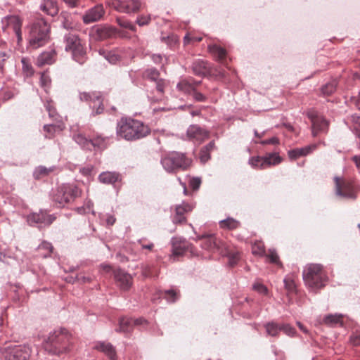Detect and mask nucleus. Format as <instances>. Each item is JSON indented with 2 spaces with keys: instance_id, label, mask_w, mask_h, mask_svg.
I'll return each instance as SVG.
<instances>
[{
  "instance_id": "obj_1",
  "label": "nucleus",
  "mask_w": 360,
  "mask_h": 360,
  "mask_svg": "<svg viewBox=\"0 0 360 360\" xmlns=\"http://www.w3.org/2000/svg\"><path fill=\"white\" fill-rule=\"evenodd\" d=\"M149 127L142 122L131 118H122L117 126V134L127 141L146 137L150 134Z\"/></svg>"
},
{
  "instance_id": "obj_2",
  "label": "nucleus",
  "mask_w": 360,
  "mask_h": 360,
  "mask_svg": "<svg viewBox=\"0 0 360 360\" xmlns=\"http://www.w3.org/2000/svg\"><path fill=\"white\" fill-rule=\"evenodd\" d=\"M71 334L65 329H59L51 333L44 342V349L50 354L60 355L70 351Z\"/></svg>"
},
{
  "instance_id": "obj_3",
  "label": "nucleus",
  "mask_w": 360,
  "mask_h": 360,
  "mask_svg": "<svg viewBox=\"0 0 360 360\" xmlns=\"http://www.w3.org/2000/svg\"><path fill=\"white\" fill-rule=\"evenodd\" d=\"M303 278L311 290H316L325 286L328 277L321 264H309L304 269Z\"/></svg>"
},
{
  "instance_id": "obj_4",
  "label": "nucleus",
  "mask_w": 360,
  "mask_h": 360,
  "mask_svg": "<svg viewBox=\"0 0 360 360\" xmlns=\"http://www.w3.org/2000/svg\"><path fill=\"white\" fill-rule=\"evenodd\" d=\"M50 26L43 19L35 20L31 25L28 40L30 47L37 49L44 46L49 40Z\"/></svg>"
},
{
  "instance_id": "obj_5",
  "label": "nucleus",
  "mask_w": 360,
  "mask_h": 360,
  "mask_svg": "<svg viewBox=\"0 0 360 360\" xmlns=\"http://www.w3.org/2000/svg\"><path fill=\"white\" fill-rule=\"evenodd\" d=\"M161 164L167 172L175 173L179 170L185 171L189 169L192 164V160L185 153L173 151L162 158Z\"/></svg>"
},
{
  "instance_id": "obj_6",
  "label": "nucleus",
  "mask_w": 360,
  "mask_h": 360,
  "mask_svg": "<svg viewBox=\"0 0 360 360\" xmlns=\"http://www.w3.org/2000/svg\"><path fill=\"white\" fill-rule=\"evenodd\" d=\"M81 190L73 184H63L60 186L53 195V200L60 205L72 202L80 196Z\"/></svg>"
},
{
  "instance_id": "obj_7",
  "label": "nucleus",
  "mask_w": 360,
  "mask_h": 360,
  "mask_svg": "<svg viewBox=\"0 0 360 360\" xmlns=\"http://www.w3.org/2000/svg\"><path fill=\"white\" fill-rule=\"evenodd\" d=\"M65 50L72 52L75 60L83 64L86 60V51L77 35L69 33L65 37Z\"/></svg>"
},
{
  "instance_id": "obj_8",
  "label": "nucleus",
  "mask_w": 360,
  "mask_h": 360,
  "mask_svg": "<svg viewBox=\"0 0 360 360\" xmlns=\"http://www.w3.org/2000/svg\"><path fill=\"white\" fill-rule=\"evenodd\" d=\"M22 20L17 15H10L2 20V29L8 34H13L17 38L18 44L22 40L21 27Z\"/></svg>"
},
{
  "instance_id": "obj_9",
  "label": "nucleus",
  "mask_w": 360,
  "mask_h": 360,
  "mask_svg": "<svg viewBox=\"0 0 360 360\" xmlns=\"http://www.w3.org/2000/svg\"><path fill=\"white\" fill-rule=\"evenodd\" d=\"M198 240L200 242V246L209 251L219 252H224V246L225 242L217 238L214 235H203L198 237Z\"/></svg>"
},
{
  "instance_id": "obj_10",
  "label": "nucleus",
  "mask_w": 360,
  "mask_h": 360,
  "mask_svg": "<svg viewBox=\"0 0 360 360\" xmlns=\"http://www.w3.org/2000/svg\"><path fill=\"white\" fill-rule=\"evenodd\" d=\"M335 181L338 195L347 198H356V188L352 181L335 177Z\"/></svg>"
},
{
  "instance_id": "obj_11",
  "label": "nucleus",
  "mask_w": 360,
  "mask_h": 360,
  "mask_svg": "<svg viewBox=\"0 0 360 360\" xmlns=\"http://www.w3.org/2000/svg\"><path fill=\"white\" fill-rule=\"evenodd\" d=\"M281 158L276 153H270L265 157H253L250 160V164L255 168L264 169L271 165L281 162Z\"/></svg>"
},
{
  "instance_id": "obj_12",
  "label": "nucleus",
  "mask_w": 360,
  "mask_h": 360,
  "mask_svg": "<svg viewBox=\"0 0 360 360\" xmlns=\"http://www.w3.org/2000/svg\"><path fill=\"white\" fill-rule=\"evenodd\" d=\"M307 115L311 122V131L314 136L327 130L328 122L322 116L314 111H309Z\"/></svg>"
},
{
  "instance_id": "obj_13",
  "label": "nucleus",
  "mask_w": 360,
  "mask_h": 360,
  "mask_svg": "<svg viewBox=\"0 0 360 360\" xmlns=\"http://www.w3.org/2000/svg\"><path fill=\"white\" fill-rule=\"evenodd\" d=\"M32 350L27 345H15L11 348L6 355L7 360H29Z\"/></svg>"
},
{
  "instance_id": "obj_14",
  "label": "nucleus",
  "mask_w": 360,
  "mask_h": 360,
  "mask_svg": "<svg viewBox=\"0 0 360 360\" xmlns=\"http://www.w3.org/2000/svg\"><path fill=\"white\" fill-rule=\"evenodd\" d=\"M80 100L82 101L93 103L94 108L97 107L96 114H100L103 110V100L101 92H81L79 94Z\"/></svg>"
},
{
  "instance_id": "obj_15",
  "label": "nucleus",
  "mask_w": 360,
  "mask_h": 360,
  "mask_svg": "<svg viewBox=\"0 0 360 360\" xmlns=\"http://www.w3.org/2000/svg\"><path fill=\"white\" fill-rule=\"evenodd\" d=\"M133 6L130 7L127 4V0H112L111 6L116 11L122 13H137L141 7V2L139 0H132Z\"/></svg>"
},
{
  "instance_id": "obj_16",
  "label": "nucleus",
  "mask_w": 360,
  "mask_h": 360,
  "mask_svg": "<svg viewBox=\"0 0 360 360\" xmlns=\"http://www.w3.org/2000/svg\"><path fill=\"white\" fill-rule=\"evenodd\" d=\"M187 136L193 141L201 143L209 137V132L198 125H191L187 130Z\"/></svg>"
},
{
  "instance_id": "obj_17",
  "label": "nucleus",
  "mask_w": 360,
  "mask_h": 360,
  "mask_svg": "<svg viewBox=\"0 0 360 360\" xmlns=\"http://www.w3.org/2000/svg\"><path fill=\"white\" fill-rule=\"evenodd\" d=\"M193 210V205L183 202L181 205H176L175 207V213L173 217V222L176 224H182L186 222V218L184 216L185 214L191 212Z\"/></svg>"
},
{
  "instance_id": "obj_18",
  "label": "nucleus",
  "mask_w": 360,
  "mask_h": 360,
  "mask_svg": "<svg viewBox=\"0 0 360 360\" xmlns=\"http://www.w3.org/2000/svg\"><path fill=\"white\" fill-rule=\"evenodd\" d=\"M104 15V9L102 5H96L88 10L83 15V21L85 24H89L99 20Z\"/></svg>"
},
{
  "instance_id": "obj_19",
  "label": "nucleus",
  "mask_w": 360,
  "mask_h": 360,
  "mask_svg": "<svg viewBox=\"0 0 360 360\" xmlns=\"http://www.w3.org/2000/svg\"><path fill=\"white\" fill-rule=\"evenodd\" d=\"M114 278L122 290H127L132 284L131 275L121 269L114 271Z\"/></svg>"
},
{
  "instance_id": "obj_20",
  "label": "nucleus",
  "mask_w": 360,
  "mask_h": 360,
  "mask_svg": "<svg viewBox=\"0 0 360 360\" xmlns=\"http://www.w3.org/2000/svg\"><path fill=\"white\" fill-rule=\"evenodd\" d=\"M53 220L51 216L48 215L44 212L39 213H32L27 216V222L30 225H35L37 224H51Z\"/></svg>"
},
{
  "instance_id": "obj_21",
  "label": "nucleus",
  "mask_w": 360,
  "mask_h": 360,
  "mask_svg": "<svg viewBox=\"0 0 360 360\" xmlns=\"http://www.w3.org/2000/svg\"><path fill=\"white\" fill-rule=\"evenodd\" d=\"M147 323V321L143 319H132L129 318H122L120 320L119 331L124 333H129L131 331L134 326Z\"/></svg>"
},
{
  "instance_id": "obj_22",
  "label": "nucleus",
  "mask_w": 360,
  "mask_h": 360,
  "mask_svg": "<svg viewBox=\"0 0 360 360\" xmlns=\"http://www.w3.org/2000/svg\"><path fill=\"white\" fill-rule=\"evenodd\" d=\"M316 148V144H312L309 146H304L303 148H296L292 150H290L288 152V155L289 158L291 160H295L300 157H304L310 153H311Z\"/></svg>"
},
{
  "instance_id": "obj_23",
  "label": "nucleus",
  "mask_w": 360,
  "mask_h": 360,
  "mask_svg": "<svg viewBox=\"0 0 360 360\" xmlns=\"http://www.w3.org/2000/svg\"><path fill=\"white\" fill-rule=\"evenodd\" d=\"M94 349L106 354L110 360H116V352L113 346L108 342H98L94 346Z\"/></svg>"
},
{
  "instance_id": "obj_24",
  "label": "nucleus",
  "mask_w": 360,
  "mask_h": 360,
  "mask_svg": "<svg viewBox=\"0 0 360 360\" xmlns=\"http://www.w3.org/2000/svg\"><path fill=\"white\" fill-rule=\"evenodd\" d=\"M224 252H221L220 255L226 256L229 259V264L230 266H233L239 261L240 256L238 251L233 250L231 247L225 243L224 246Z\"/></svg>"
},
{
  "instance_id": "obj_25",
  "label": "nucleus",
  "mask_w": 360,
  "mask_h": 360,
  "mask_svg": "<svg viewBox=\"0 0 360 360\" xmlns=\"http://www.w3.org/2000/svg\"><path fill=\"white\" fill-rule=\"evenodd\" d=\"M40 9L51 16L56 15L58 12L56 0H41Z\"/></svg>"
},
{
  "instance_id": "obj_26",
  "label": "nucleus",
  "mask_w": 360,
  "mask_h": 360,
  "mask_svg": "<svg viewBox=\"0 0 360 360\" xmlns=\"http://www.w3.org/2000/svg\"><path fill=\"white\" fill-rule=\"evenodd\" d=\"M56 53L54 50H49L40 54L37 58L38 66L51 65L56 60Z\"/></svg>"
},
{
  "instance_id": "obj_27",
  "label": "nucleus",
  "mask_w": 360,
  "mask_h": 360,
  "mask_svg": "<svg viewBox=\"0 0 360 360\" xmlns=\"http://www.w3.org/2000/svg\"><path fill=\"white\" fill-rule=\"evenodd\" d=\"M189 245L186 242H175L172 243V254L170 259L175 262L176 257L182 256L186 251L188 249Z\"/></svg>"
},
{
  "instance_id": "obj_28",
  "label": "nucleus",
  "mask_w": 360,
  "mask_h": 360,
  "mask_svg": "<svg viewBox=\"0 0 360 360\" xmlns=\"http://www.w3.org/2000/svg\"><path fill=\"white\" fill-rule=\"evenodd\" d=\"M98 179L103 184H114L121 181V176L115 172H104L99 175Z\"/></svg>"
},
{
  "instance_id": "obj_29",
  "label": "nucleus",
  "mask_w": 360,
  "mask_h": 360,
  "mask_svg": "<svg viewBox=\"0 0 360 360\" xmlns=\"http://www.w3.org/2000/svg\"><path fill=\"white\" fill-rule=\"evenodd\" d=\"M210 53L217 58L220 63H224L226 57V51L217 44L210 45L208 46Z\"/></svg>"
},
{
  "instance_id": "obj_30",
  "label": "nucleus",
  "mask_w": 360,
  "mask_h": 360,
  "mask_svg": "<svg viewBox=\"0 0 360 360\" xmlns=\"http://www.w3.org/2000/svg\"><path fill=\"white\" fill-rule=\"evenodd\" d=\"M343 316L341 314H329L323 319V323L329 326H338L343 325Z\"/></svg>"
},
{
  "instance_id": "obj_31",
  "label": "nucleus",
  "mask_w": 360,
  "mask_h": 360,
  "mask_svg": "<svg viewBox=\"0 0 360 360\" xmlns=\"http://www.w3.org/2000/svg\"><path fill=\"white\" fill-rule=\"evenodd\" d=\"M64 129L63 124H45L44 126V131L45 132V137L47 139H52L55 136L57 131H61Z\"/></svg>"
},
{
  "instance_id": "obj_32",
  "label": "nucleus",
  "mask_w": 360,
  "mask_h": 360,
  "mask_svg": "<svg viewBox=\"0 0 360 360\" xmlns=\"http://www.w3.org/2000/svg\"><path fill=\"white\" fill-rule=\"evenodd\" d=\"M200 82H193L187 79H184L178 83L177 88L179 90L190 94L195 91V86H198Z\"/></svg>"
},
{
  "instance_id": "obj_33",
  "label": "nucleus",
  "mask_w": 360,
  "mask_h": 360,
  "mask_svg": "<svg viewBox=\"0 0 360 360\" xmlns=\"http://www.w3.org/2000/svg\"><path fill=\"white\" fill-rule=\"evenodd\" d=\"M98 37L101 40L110 38L116 34V30L111 27H103L96 30Z\"/></svg>"
},
{
  "instance_id": "obj_34",
  "label": "nucleus",
  "mask_w": 360,
  "mask_h": 360,
  "mask_svg": "<svg viewBox=\"0 0 360 360\" xmlns=\"http://www.w3.org/2000/svg\"><path fill=\"white\" fill-rule=\"evenodd\" d=\"M214 147V142L212 141L201 148L199 156L201 162L205 163L210 159V152Z\"/></svg>"
},
{
  "instance_id": "obj_35",
  "label": "nucleus",
  "mask_w": 360,
  "mask_h": 360,
  "mask_svg": "<svg viewBox=\"0 0 360 360\" xmlns=\"http://www.w3.org/2000/svg\"><path fill=\"white\" fill-rule=\"evenodd\" d=\"M74 140L79 144L83 148L91 150L92 148L91 139L86 138L81 132H78L73 136Z\"/></svg>"
},
{
  "instance_id": "obj_36",
  "label": "nucleus",
  "mask_w": 360,
  "mask_h": 360,
  "mask_svg": "<svg viewBox=\"0 0 360 360\" xmlns=\"http://www.w3.org/2000/svg\"><path fill=\"white\" fill-rule=\"evenodd\" d=\"M100 53L111 64H116L121 60V55L119 51L113 50L110 51H101Z\"/></svg>"
},
{
  "instance_id": "obj_37",
  "label": "nucleus",
  "mask_w": 360,
  "mask_h": 360,
  "mask_svg": "<svg viewBox=\"0 0 360 360\" xmlns=\"http://www.w3.org/2000/svg\"><path fill=\"white\" fill-rule=\"evenodd\" d=\"M192 70L196 75H204L207 72V63L203 60H196L193 63Z\"/></svg>"
},
{
  "instance_id": "obj_38",
  "label": "nucleus",
  "mask_w": 360,
  "mask_h": 360,
  "mask_svg": "<svg viewBox=\"0 0 360 360\" xmlns=\"http://www.w3.org/2000/svg\"><path fill=\"white\" fill-rule=\"evenodd\" d=\"M240 222L233 218H227L219 221V226L224 229L233 230L240 226Z\"/></svg>"
},
{
  "instance_id": "obj_39",
  "label": "nucleus",
  "mask_w": 360,
  "mask_h": 360,
  "mask_svg": "<svg viewBox=\"0 0 360 360\" xmlns=\"http://www.w3.org/2000/svg\"><path fill=\"white\" fill-rule=\"evenodd\" d=\"M252 253L255 256H264L266 251L264 243L260 240L255 241L252 245Z\"/></svg>"
},
{
  "instance_id": "obj_40",
  "label": "nucleus",
  "mask_w": 360,
  "mask_h": 360,
  "mask_svg": "<svg viewBox=\"0 0 360 360\" xmlns=\"http://www.w3.org/2000/svg\"><path fill=\"white\" fill-rule=\"evenodd\" d=\"M337 84H338L337 81L335 79L326 84L321 89V92L322 95H323L325 96H330L332 94H333L335 91Z\"/></svg>"
},
{
  "instance_id": "obj_41",
  "label": "nucleus",
  "mask_w": 360,
  "mask_h": 360,
  "mask_svg": "<svg viewBox=\"0 0 360 360\" xmlns=\"http://www.w3.org/2000/svg\"><path fill=\"white\" fill-rule=\"evenodd\" d=\"M266 333L272 337H277L281 331V325L274 322H269L265 324Z\"/></svg>"
},
{
  "instance_id": "obj_42",
  "label": "nucleus",
  "mask_w": 360,
  "mask_h": 360,
  "mask_svg": "<svg viewBox=\"0 0 360 360\" xmlns=\"http://www.w3.org/2000/svg\"><path fill=\"white\" fill-rule=\"evenodd\" d=\"M264 256L266 257V258L269 259V261L271 263L275 264L280 267L282 266V263L280 261L279 257L275 250H274V249L268 250L267 253H265Z\"/></svg>"
},
{
  "instance_id": "obj_43",
  "label": "nucleus",
  "mask_w": 360,
  "mask_h": 360,
  "mask_svg": "<svg viewBox=\"0 0 360 360\" xmlns=\"http://www.w3.org/2000/svg\"><path fill=\"white\" fill-rule=\"evenodd\" d=\"M22 72L26 77H30L34 74V70L28 58H22L21 60Z\"/></svg>"
},
{
  "instance_id": "obj_44",
  "label": "nucleus",
  "mask_w": 360,
  "mask_h": 360,
  "mask_svg": "<svg viewBox=\"0 0 360 360\" xmlns=\"http://www.w3.org/2000/svg\"><path fill=\"white\" fill-rule=\"evenodd\" d=\"M38 250H45V252L41 253V255L44 257H46L52 252L53 246L50 243L44 241L39 245Z\"/></svg>"
},
{
  "instance_id": "obj_45",
  "label": "nucleus",
  "mask_w": 360,
  "mask_h": 360,
  "mask_svg": "<svg viewBox=\"0 0 360 360\" xmlns=\"http://www.w3.org/2000/svg\"><path fill=\"white\" fill-rule=\"evenodd\" d=\"M106 138L98 136L91 139L92 148L97 147L98 148H104L106 146Z\"/></svg>"
},
{
  "instance_id": "obj_46",
  "label": "nucleus",
  "mask_w": 360,
  "mask_h": 360,
  "mask_svg": "<svg viewBox=\"0 0 360 360\" xmlns=\"http://www.w3.org/2000/svg\"><path fill=\"white\" fill-rule=\"evenodd\" d=\"M160 73L155 68H150L143 72V77L153 81H157L159 78Z\"/></svg>"
},
{
  "instance_id": "obj_47",
  "label": "nucleus",
  "mask_w": 360,
  "mask_h": 360,
  "mask_svg": "<svg viewBox=\"0 0 360 360\" xmlns=\"http://www.w3.org/2000/svg\"><path fill=\"white\" fill-rule=\"evenodd\" d=\"M202 39V37H198L194 33L189 32L184 37V44H188L190 43L200 42Z\"/></svg>"
},
{
  "instance_id": "obj_48",
  "label": "nucleus",
  "mask_w": 360,
  "mask_h": 360,
  "mask_svg": "<svg viewBox=\"0 0 360 360\" xmlns=\"http://www.w3.org/2000/svg\"><path fill=\"white\" fill-rule=\"evenodd\" d=\"M117 22L119 24V25L122 27L129 29L133 32H135L136 28L134 25H133L130 21L122 18H117Z\"/></svg>"
},
{
  "instance_id": "obj_49",
  "label": "nucleus",
  "mask_w": 360,
  "mask_h": 360,
  "mask_svg": "<svg viewBox=\"0 0 360 360\" xmlns=\"http://www.w3.org/2000/svg\"><path fill=\"white\" fill-rule=\"evenodd\" d=\"M179 297V292L174 290H169L165 292V298L170 302H174Z\"/></svg>"
},
{
  "instance_id": "obj_50",
  "label": "nucleus",
  "mask_w": 360,
  "mask_h": 360,
  "mask_svg": "<svg viewBox=\"0 0 360 360\" xmlns=\"http://www.w3.org/2000/svg\"><path fill=\"white\" fill-rule=\"evenodd\" d=\"M351 120L356 124L355 129L356 134L360 139V113H355L351 115Z\"/></svg>"
},
{
  "instance_id": "obj_51",
  "label": "nucleus",
  "mask_w": 360,
  "mask_h": 360,
  "mask_svg": "<svg viewBox=\"0 0 360 360\" xmlns=\"http://www.w3.org/2000/svg\"><path fill=\"white\" fill-rule=\"evenodd\" d=\"M51 172L50 169L44 167H39L34 172V176L36 179H39L41 176L48 175L49 172Z\"/></svg>"
},
{
  "instance_id": "obj_52",
  "label": "nucleus",
  "mask_w": 360,
  "mask_h": 360,
  "mask_svg": "<svg viewBox=\"0 0 360 360\" xmlns=\"http://www.w3.org/2000/svg\"><path fill=\"white\" fill-rule=\"evenodd\" d=\"M46 110L49 112L50 117L55 118L56 120L57 113L56 109L51 101H47L45 104Z\"/></svg>"
},
{
  "instance_id": "obj_53",
  "label": "nucleus",
  "mask_w": 360,
  "mask_h": 360,
  "mask_svg": "<svg viewBox=\"0 0 360 360\" xmlns=\"http://www.w3.org/2000/svg\"><path fill=\"white\" fill-rule=\"evenodd\" d=\"M281 330L289 336H293L295 333V329L288 324L281 325Z\"/></svg>"
},
{
  "instance_id": "obj_54",
  "label": "nucleus",
  "mask_w": 360,
  "mask_h": 360,
  "mask_svg": "<svg viewBox=\"0 0 360 360\" xmlns=\"http://www.w3.org/2000/svg\"><path fill=\"white\" fill-rule=\"evenodd\" d=\"M284 283H285V288L288 291L292 292L295 290V283L294 280L292 278H291L290 277H286L284 279Z\"/></svg>"
},
{
  "instance_id": "obj_55",
  "label": "nucleus",
  "mask_w": 360,
  "mask_h": 360,
  "mask_svg": "<svg viewBox=\"0 0 360 360\" xmlns=\"http://www.w3.org/2000/svg\"><path fill=\"white\" fill-rule=\"evenodd\" d=\"M40 82L43 87H49L51 84V78L46 73L43 72L41 74Z\"/></svg>"
},
{
  "instance_id": "obj_56",
  "label": "nucleus",
  "mask_w": 360,
  "mask_h": 360,
  "mask_svg": "<svg viewBox=\"0 0 360 360\" xmlns=\"http://www.w3.org/2000/svg\"><path fill=\"white\" fill-rule=\"evenodd\" d=\"M150 22V15H141L137 18L136 23L139 26H143L149 24Z\"/></svg>"
},
{
  "instance_id": "obj_57",
  "label": "nucleus",
  "mask_w": 360,
  "mask_h": 360,
  "mask_svg": "<svg viewBox=\"0 0 360 360\" xmlns=\"http://www.w3.org/2000/svg\"><path fill=\"white\" fill-rule=\"evenodd\" d=\"M8 58L9 56L6 52H0V72H4V64Z\"/></svg>"
},
{
  "instance_id": "obj_58",
  "label": "nucleus",
  "mask_w": 360,
  "mask_h": 360,
  "mask_svg": "<svg viewBox=\"0 0 360 360\" xmlns=\"http://www.w3.org/2000/svg\"><path fill=\"white\" fill-rule=\"evenodd\" d=\"M350 341L354 346H360V331L354 333L351 338Z\"/></svg>"
},
{
  "instance_id": "obj_59",
  "label": "nucleus",
  "mask_w": 360,
  "mask_h": 360,
  "mask_svg": "<svg viewBox=\"0 0 360 360\" xmlns=\"http://www.w3.org/2000/svg\"><path fill=\"white\" fill-rule=\"evenodd\" d=\"M253 288H254V290H255L256 291L259 292L261 294L265 295L267 293L266 287L261 283H255L253 285Z\"/></svg>"
},
{
  "instance_id": "obj_60",
  "label": "nucleus",
  "mask_w": 360,
  "mask_h": 360,
  "mask_svg": "<svg viewBox=\"0 0 360 360\" xmlns=\"http://www.w3.org/2000/svg\"><path fill=\"white\" fill-rule=\"evenodd\" d=\"M201 184V181L198 178H193L190 181V186L193 190H197Z\"/></svg>"
},
{
  "instance_id": "obj_61",
  "label": "nucleus",
  "mask_w": 360,
  "mask_h": 360,
  "mask_svg": "<svg viewBox=\"0 0 360 360\" xmlns=\"http://www.w3.org/2000/svg\"><path fill=\"white\" fill-rule=\"evenodd\" d=\"M262 145H266V144H274L276 145L279 143V140L276 137H273L267 140L262 141L261 142Z\"/></svg>"
},
{
  "instance_id": "obj_62",
  "label": "nucleus",
  "mask_w": 360,
  "mask_h": 360,
  "mask_svg": "<svg viewBox=\"0 0 360 360\" xmlns=\"http://www.w3.org/2000/svg\"><path fill=\"white\" fill-rule=\"evenodd\" d=\"M351 101L359 110H360V91L356 96L352 98Z\"/></svg>"
},
{
  "instance_id": "obj_63",
  "label": "nucleus",
  "mask_w": 360,
  "mask_h": 360,
  "mask_svg": "<svg viewBox=\"0 0 360 360\" xmlns=\"http://www.w3.org/2000/svg\"><path fill=\"white\" fill-rule=\"evenodd\" d=\"M194 98L198 101H205V96L200 92L193 91Z\"/></svg>"
},
{
  "instance_id": "obj_64",
  "label": "nucleus",
  "mask_w": 360,
  "mask_h": 360,
  "mask_svg": "<svg viewBox=\"0 0 360 360\" xmlns=\"http://www.w3.org/2000/svg\"><path fill=\"white\" fill-rule=\"evenodd\" d=\"M75 280L81 283H86L90 281V278L79 274L76 276Z\"/></svg>"
}]
</instances>
